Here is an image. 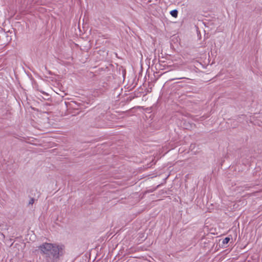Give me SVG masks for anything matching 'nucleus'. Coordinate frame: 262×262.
<instances>
[{
  "label": "nucleus",
  "mask_w": 262,
  "mask_h": 262,
  "mask_svg": "<svg viewBox=\"0 0 262 262\" xmlns=\"http://www.w3.org/2000/svg\"><path fill=\"white\" fill-rule=\"evenodd\" d=\"M45 262H59L63 254L64 246L57 244L44 243L38 247Z\"/></svg>",
  "instance_id": "1"
},
{
  "label": "nucleus",
  "mask_w": 262,
  "mask_h": 262,
  "mask_svg": "<svg viewBox=\"0 0 262 262\" xmlns=\"http://www.w3.org/2000/svg\"><path fill=\"white\" fill-rule=\"evenodd\" d=\"M171 15L174 17H177L178 14V11L177 10H173L170 12Z\"/></svg>",
  "instance_id": "2"
},
{
  "label": "nucleus",
  "mask_w": 262,
  "mask_h": 262,
  "mask_svg": "<svg viewBox=\"0 0 262 262\" xmlns=\"http://www.w3.org/2000/svg\"><path fill=\"white\" fill-rule=\"evenodd\" d=\"M230 240V238L229 237H225L222 241L223 245L227 244Z\"/></svg>",
  "instance_id": "3"
},
{
  "label": "nucleus",
  "mask_w": 262,
  "mask_h": 262,
  "mask_svg": "<svg viewBox=\"0 0 262 262\" xmlns=\"http://www.w3.org/2000/svg\"><path fill=\"white\" fill-rule=\"evenodd\" d=\"M34 202V199L33 198H31L29 202V204L32 205Z\"/></svg>",
  "instance_id": "4"
},
{
  "label": "nucleus",
  "mask_w": 262,
  "mask_h": 262,
  "mask_svg": "<svg viewBox=\"0 0 262 262\" xmlns=\"http://www.w3.org/2000/svg\"><path fill=\"white\" fill-rule=\"evenodd\" d=\"M183 78H185L184 77H180V78H175V79H183ZM174 80V79H172L171 80Z\"/></svg>",
  "instance_id": "5"
},
{
  "label": "nucleus",
  "mask_w": 262,
  "mask_h": 262,
  "mask_svg": "<svg viewBox=\"0 0 262 262\" xmlns=\"http://www.w3.org/2000/svg\"><path fill=\"white\" fill-rule=\"evenodd\" d=\"M43 94H47L45 92H42Z\"/></svg>",
  "instance_id": "6"
}]
</instances>
